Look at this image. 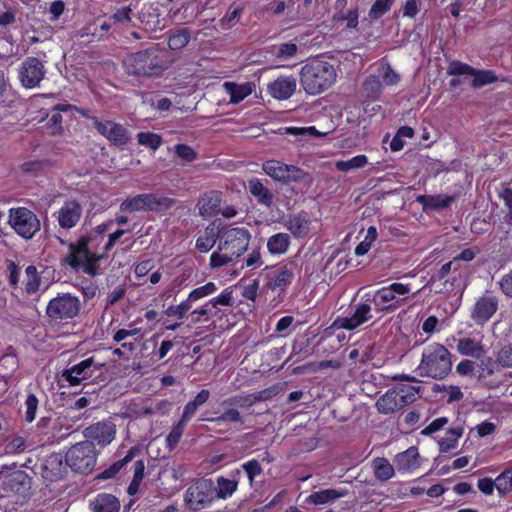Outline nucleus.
Returning <instances> with one entry per match:
<instances>
[{
	"instance_id": "nucleus-17",
	"label": "nucleus",
	"mask_w": 512,
	"mask_h": 512,
	"mask_svg": "<svg viewBox=\"0 0 512 512\" xmlns=\"http://www.w3.org/2000/svg\"><path fill=\"white\" fill-rule=\"evenodd\" d=\"M499 300L492 294H484L474 303L471 318L477 325H484L497 312Z\"/></svg>"
},
{
	"instance_id": "nucleus-7",
	"label": "nucleus",
	"mask_w": 512,
	"mask_h": 512,
	"mask_svg": "<svg viewBox=\"0 0 512 512\" xmlns=\"http://www.w3.org/2000/svg\"><path fill=\"white\" fill-rule=\"evenodd\" d=\"M174 199L155 193L137 194L123 200L119 206L122 213L161 212L174 206Z\"/></svg>"
},
{
	"instance_id": "nucleus-49",
	"label": "nucleus",
	"mask_w": 512,
	"mask_h": 512,
	"mask_svg": "<svg viewBox=\"0 0 512 512\" xmlns=\"http://www.w3.org/2000/svg\"><path fill=\"white\" fill-rule=\"evenodd\" d=\"M25 273L27 278L25 290L28 294H34L39 290L41 284V279L37 272L36 266L28 265L25 269Z\"/></svg>"
},
{
	"instance_id": "nucleus-60",
	"label": "nucleus",
	"mask_w": 512,
	"mask_h": 512,
	"mask_svg": "<svg viewBox=\"0 0 512 512\" xmlns=\"http://www.w3.org/2000/svg\"><path fill=\"white\" fill-rule=\"evenodd\" d=\"M233 304V291L230 288L224 289L221 294L207 301V305L216 308L218 305L231 306Z\"/></svg>"
},
{
	"instance_id": "nucleus-3",
	"label": "nucleus",
	"mask_w": 512,
	"mask_h": 512,
	"mask_svg": "<svg viewBox=\"0 0 512 512\" xmlns=\"http://www.w3.org/2000/svg\"><path fill=\"white\" fill-rule=\"evenodd\" d=\"M300 82L306 93L317 95L330 88L336 81L334 66L323 60L313 59L306 63L300 73Z\"/></svg>"
},
{
	"instance_id": "nucleus-27",
	"label": "nucleus",
	"mask_w": 512,
	"mask_h": 512,
	"mask_svg": "<svg viewBox=\"0 0 512 512\" xmlns=\"http://www.w3.org/2000/svg\"><path fill=\"white\" fill-rule=\"evenodd\" d=\"M221 192L211 190L206 192L198 201L197 208L202 217H212L220 212Z\"/></svg>"
},
{
	"instance_id": "nucleus-23",
	"label": "nucleus",
	"mask_w": 512,
	"mask_h": 512,
	"mask_svg": "<svg viewBox=\"0 0 512 512\" xmlns=\"http://www.w3.org/2000/svg\"><path fill=\"white\" fill-rule=\"evenodd\" d=\"M285 227L296 239H304L310 233L311 219L307 212L300 211L289 215Z\"/></svg>"
},
{
	"instance_id": "nucleus-4",
	"label": "nucleus",
	"mask_w": 512,
	"mask_h": 512,
	"mask_svg": "<svg viewBox=\"0 0 512 512\" xmlns=\"http://www.w3.org/2000/svg\"><path fill=\"white\" fill-rule=\"evenodd\" d=\"M411 291L409 284L394 282L375 291L364 294L363 299L373 304L376 313H391L402 305Z\"/></svg>"
},
{
	"instance_id": "nucleus-58",
	"label": "nucleus",
	"mask_w": 512,
	"mask_h": 512,
	"mask_svg": "<svg viewBox=\"0 0 512 512\" xmlns=\"http://www.w3.org/2000/svg\"><path fill=\"white\" fill-rule=\"evenodd\" d=\"M186 425V418H181L180 421L172 428L171 432L166 438L167 445L170 450L174 449L181 439L183 430Z\"/></svg>"
},
{
	"instance_id": "nucleus-32",
	"label": "nucleus",
	"mask_w": 512,
	"mask_h": 512,
	"mask_svg": "<svg viewBox=\"0 0 512 512\" xmlns=\"http://www.w3.org/2000/svg\"><path fill=\"white\" fill-rule=\"evenodd\" d=\"M346 495H348V491L344 489H325L310 494L306 498V503L312 505H323L334 502Z\"/></svg>"
},
{
	"instance_id": "nucleus-18",
	"label": "nucleus",
	"mask_w": 512,
	"mask_h": 512,
	"mask_svg": "<svg viewBox=\"0 0 512 512\" xmlns=\"http://www.w3.org/2000/svg\"><path fill=\"white\" fill-rule=\"evenodd\" d=\"M82 213L81 204L75 199H69L63 203L58 211L53 213V217L62 229L70 230L79 223Z\"/></svg>"
},
{
	"instance_id": "nucleus-25",
	"label": "nucleus",
	"mask_w": 512,
	"mask_h": 512,
	"mask_svg": "<svg viewBox=\"0 0 512 512\" xmlns=\"http://www.w3.org/2000/svg\"><path fill=\"white\" fill-rule=\"evenodd\" d=\"M63 460H65V457L59 453L49 455L43 465V477L51 482L63 478L68 466L63 463Z\"/></svg>"
},
{
	"instance_id": "nucleus-21",
	"label": "nucleus",
	"mask_w": 512,
	"mask_h": 512,
	"mask_svg": "<svg viewBox=\"0 0 512 512\" xmlns=\"http://www.w3.org/2000/svg\"><path fill=\"white\" fill-rule=\"evenodd\" d=\"M90 239L86 236H80L75 242L68 244V253L64 258V263L74 270H79L82 261L89 253Z\"/></svg>"
},
{
	"instance_id": "nucleus-9",
	"label": "nucleus",
	"mask_w": 512,
	"mask_h": 512,
	"mask_svg": "<svg viewBox=\"0 0 512 512\" xmlns=\"http://www.w3.org/2000/svg\"><path fill=\"white\" fill-rule=\"evenodd\" d=\"M216 499V487L211 479L200 478L191 484L185 493L186 506L194 511L201 510Z\"/></svg>"
},
{
	"instance_id": "nucleus-62",
	"label": "nucleus",
	"mask_w": 512,
	"mask_h": 512,
	"mask_svg": "<svg viewBox=\"0 0 512 512\" xmlns=\"http://www.w3.org/2000/svg\"><path fill=\"white\" fill-rule=\"evenodd\" d=\"M174 151L175 154L185 162H192L197 159L196 151L187 144L180 143L175 145Z\"/></svg>"
},
{
	"instance_id": "nucleus-1",
	"label": "nucleus",
	"mask_w": 512,
	"mask_h": 512,
	"mask_svg": "<svg viewBox=\"0 0 512 512\" xmlns=\"http://www.w3.org/2000/svg\"><path fill=\"white\" fill-rule=\"evenodd\" d=\"M123 64L129 75L153 77L161 75L168 69L171 61L168 53L156 45L128 55Z\"/></svg>"
},
{
	"instance_id": "nucleus-46",
	"label": "nucleus",
	"mask_w": 512,
	"mask_h": 512,
	"mask_svg": "<svg viewBox=\"0 0 512 512\" xmlns=\"http://www.w3.org/2000/svg\"><path fill=\"white\" fill-rule=\"evenodd\" d=\"M106 253L98 254L90 252L86 256L85 260L82 261L80 269L83 270L89 276H97L100 273V261L105 257Z\"/></svg>"
},
{
	"instance_id": "nucleus-6",
	"label": "nucleus",
	"mask_w": 512,
	"mask_h": 512,
	"mask_svg": "<svg viewBox=\"0 0 512 512\" xmlns=\"http://www.w3.org/2000/svg\"><path fill=\"white\" fill-rule=\"evenodd\" d=\"M81 311V301L70 293L58 294L46 307V316L50 325H65L76 318Z\"/></svg>"
},
{
	"instance_id": "nucleus-42",
	"label": "nucleus",
	"mask_w": 512,
	"mask_h": 512,
	"mask_svg": "<svg viewBox=\"0 0 512 512\" xmlns=\"http://www.w3.org/2000/svg\"><path fill=\"white\" fill-rule=\"evenodd\" d=\"M210 396L211 393L208 389L199 391L193 399L186 403L181 416H193L209 401Z\"/></svg>"
},
{
	"instance_id": "nucleus-12",
	"label": "nucleus",
	"mask_w": 512,
	"mask_h": 512,
	"mask_svg": "<svg viewBox=\"0 0 512 512\" xmlns=\"http://www.w3.org/2000/svg\"><path fill=\"white\" fill-rule=\"evenodd\" d=\"M250 239L251 233L244 227L227 228L221 233L218 250L237 258L247 250Z\"/></svg>"
},
{
	"instance_id": "nucleus-53",
	"label": "nucleus",
	"mask_w": 512,
	"mask_h": 512,
	"mask_svg": "<svg viewBox=\"0 0 512 512\" xmlns=\"http://www.w3.org/2000/svg\"><path fill=\"white\" fill-rule=\"evenodd\" d=\"M185 472L186 469L183 464L173 462L171 465H167L163 470L160 471L159 479L170 477L175 482L181 481L183 480Z\"/></svg>"
},
{
	"instance_id": "nucleus-40",
	"label": "nucleus",
	"mask_w": 512,
	"mask_h": 512,
	"mask_svg": "<svg viewBox=\"0 0 512 512\" xmlns=\"http://www.w3.org/2000/svg\"><path fill=\"white\" fill-rule=\"evenodd\" d=\"M332 20L335 24L346 22L347 29H356L359 24L358 6H354L346 11L334 12Z\"/></svg>"
},
{
	"instance_id": "nucleus-63",
	"label": "nucleus",
	"mask_w": 512,
	"mask_h": 512,
	"mask_svg": "<svg viewBox=\"0 0 512 512\" xmlns=\"http://www.w3.org/2000/svg\"><path fill=\"white\" fill-rule=\"evenodd\" d=\"M297 52H298V46L295 43L285 42V43H281L278 46V49H277V52L275 55L277 58L287 59V58L294 57L297 54Z\"/></svg>"
},
{
	"instance_id": "nucleus-55",
	"label": "nucleus",
	"mask_w": 512,
	"mask_h": 512,
	"mask_svg": "<svg viewBox=\"0 0 512 512\" xmlns=\"http://www.w3.org/2000/svg\"><path fill=\"white\" fill-rule=\"evenodd\" d=\"M395 0H375L369 10V17L372 20L379 19L386 14L393 6Z\"/></svg>"
},
{
	"instance_id": "nucleus-13",
	"label": "nucleus",
	"mask_w": 512,
	"mask_h": 512,
	"mask_svg": "<svg viewBox=\"0 0 512 512\" xmlns=\"http://www.w3.org/2000/svg\"><path fill=\"white\" fill-rule=\"evenodd\" d=\"M96 131L105 137L112 145L125 149L130 141V135L127 128L122 124L111 120H100L96 116L88 117Z\"/></svg>"
},
{
	"instance_id": "nucleus-26",
	"label": "nucleus",
	"mask_w": 512,
	"mask_h": 512,
	"mask_svg": "<svg viewBox=\"0 0 512 512\" xmlns=\"http://www.w3.org/2000/svg\"><path fill=\"white\" fill-rule=\"evenodd\" d=\"M296 90V80L292 76L278 77L269 83L268 91L277 100L289 99Z\"/></svg>"
},
{
	"instance_id": "nucleus-30",
	"label": "nucleus",
	"mask_w": 512,
	"mask_h": 512,
	"mask_svg": "<svg viewBox=\"0 0 512 512\" xmlns=\"http://www.w3.org/2000/svg\"><path fill=\"white\" fill-rule=\"evenodd\" d=\"M76 109L72 104H57L52 108V114L46 123V129L50 135H60L63 132V118L61 112H69Z\"/></svg>"
},
{
	"instance_id": "nucleus-47",
	"label": "nucleus",
	"mask_w": 512,
	"mask_h": 512,
	"mask_svg": "<svg viewBox=\"0 0 512 512\" xmlns=\"http://www.w3.org/2000/svg\"><path fill=\"white\" fill-rule=\"evenodd\" d=\"M463 434V428L462 427H455L451 428L447 431V436L444 438H441L438 441L439 450L442 453H446L452 449H454L457 445L458 439Z\"/></svg>"
},
{
	"instance_id": "nucleus-28",
	"label": "nucleus",
	"mask_w": 512,
	"mask_h": 512,
	"mask_svg": "<svg viewBox=\"0 0 512 512\" xmlns=\"http://www.w3.org/2000/svg\"><path fill=\"white\" fill-rule=\"evenodd\" d=\"M394 463L398 471H412L420 466L418 449L415 446L398 453L394 458Z\"/></svg>"
},
{
	"instance_id": "nucleus-15",
	"label": "nucleus",
	"mask_w": 512,
	"mask_h": 512,
	"mask_svg": "<svg viewBox=\"0 0 512 512\" xmlns=\"http://www.w3.org/2000/svg\"><path fill=\"white\" fill-rule=\"evenodd\" d=\"M46 73L45 63L37 57L29 56L21 63L18 78L24 88L34 89L39 87Z\"/></svg>"
},
{
	"instance_id": "nucleus-51",
	"label": "nucleus",
	"mask_w": 512,
	"mask_h": 512,
	"mask_svg": "<svg viewBox=\"0 0 512 512\" xmlns=\"http://www.w3.org/2000/svg\"><path fill=\"white\" fill-rule=\"evenodd\" d=\"M368 163V158L366 155L360 154L354 156L346 161H338L336 163V168L342 172H348L352 169L363 168Z\"/></svg>"
},
{
	"instance_id": "nucleus-50",
	"label": "nucleus",
	"mask_w": 512,
	"mask_h": 512,
	"mask_svg": "<svg viewBox=\"0 0 512 512\" xmlns=\"http://www.w3.org/2000/svg\"><path fill=\"white\" fill-rule=\"evenodd\" d=\"M138 143L142 146L150 148L153 151H156L162 145V137L154 132H139L137 134Z\"/></svg>"
},
{
	"instance_id": "nucleus-59",
	"label": "nucleus",
	"mask_w": 512,
	"mask_h": 512,
	"mask_svg": "<svg viewBox=\"0 0 512 512\" xmlns=\"http://www.w3.org/2000/svg\"><path fill=\"white\" fill-rule=\"evenodd\" d=\"M234 257L223 251H215L210 256L209 265L212 269H218L232 262Z\"/></svg>"
},
{
	"instance_id": "nucleus-20",
	"label": "nucleus",
	"mask_w": 512,
	"mask_h": 512,
	"mask_svg": "<svg viewBox=\"0 0 512 512\" xmlns=\"http://www.w3.org/2000/svg\"><path fill=\"white\" fill-rule=\"evenodd\" d=\"M222 233V222L218 219L210 222L196 239L195 248L200 253L209 252L217 240L220 241Z\"/></svg>"
},
{
	"instance_id": "nucleus-44",
	"label": "nucleus",
	"mask_w": 512,
	"mask_h": 512,
	"mask_svg": "<svg viewBox=\"0 0 512 512\" xmlns=\"http://www.w3.org/2000/svg\"><path fill=\"white\" fill-rule=\"evenodd\" d=\"M473 79L471 81V87L474 89L481 88L483 86L495 83L498 81V77L493 70L488 69H476L472 73Z\"/></svg>"
},
{
	"instance_id": "nucleus-48",
	"label": "nucleus",
	"mask_w": 512,
	"mask_h": 512,
	"mask_svg": "<svg viewBox=\"0 0 512 512\" xmlns=\"http://www.w3.org/2000/svg\"><path fill=\"white\" fill-rule=\"evenodd\" d=\"M238 482L235 480H230L225 477H219L217 479L216 487V498L218 499H226L230 497L237 489Z\"/></svg>"
},
{
	"instance_id": "nucleus-33",
	"label": "nucleus",
	"mask_w": 512,
	"mask_h": 512,
	"mask_svg": "<svg viewBox=\"0 0 512 512\" xmlns=\"http://www.w3.org/2000/svg\"><path fill=\"white\" fill-rule=\"evenodd\" d=\"M454 201V197L445 194L438 195H420L417 202L420 203L424 210H440L448 208Z\"/></svg>"
},
{
	"instance_id": "nucleus-54",
	"label": "nucleus",
	"mask_w": 512,
	"mask_h": 512,
	"mask_svg": "<svg viewBox=\"0 0 512 512\" xmlns=\"http://www.w3.org/2000/svg\"><path fill=\"white\" fill-rule=\"evenodd\" d=\"M379 78H382L383 82L387 86H393L400 82V75L392 68L389 63L382 64L378 70Z\"/></svg>"
},
{
	"instance_id": "nucleus-45",
	"label": "nucleus",
	"mask_w": 512,
	"mask_h": 512,
	"mask_svg": "<svg viewBox=\"0 0 512 512\" xmlns=\"http://www.w3.org/2000/svg\"><path fill=\"white\" fill-rule=\"evenodd\" d=\"M196 302L191 299V295L183 300L178 305H170L164 310V314L168 317H175L178 320H182L187 316V313L191 310L193 303Z\"/></svg>"
},
{
	"instance_id": "nucleus-56",
	"label": "nucleus",
	"mask_w": 512,
	"mask_h": 512,
	"mask_svg": "<svg viewBox=\"0 0 512 512\" xmlns=\"http://www.w3.org/2000/svg\"><path fill=\"white\" fill-rule=\"evenodd\" d=\"M474 67L471 65L461 62L459 60H453L448 64L447 74L451 76L469 75L472 76Z\"/></svg>"
},
{
	"instance_id": "nucleus-43",
	"label": "nucleus",
	"mask_w": 512,
	"mask_h": 512,
	"mask_svg": "<svg viewBox=\"0 0 512 512\" xmlns=\"http://www.w3.org/2000/svg\"><path fill=\"white\" fill-rule=\"evenodd\" d=\"M374 475L379 481H387L394 476V467L384 457H377L373 460Z\"/></svg>"
},
{
	"instance_id": "nucleus-37",
	"label": "nucleus",
	"mask_w": 512,
	"mask_h": 512,
	"mask_svg": "<svg viewBox=\"0 0 512 512\" xmlns=\"http://www.w3.org/2000/svg\"><path fill=\"white\" fill-rule=\"evenodd\" d=\"M120 502L112 494H99L93 502V512H119Z\"/></svg>"
},
{
	"instance_id": "nucleus-57",
	"label": "nucleus",
	"mask_w": 512,
	"mask_h": 512,
	"mask_svg": "<svg viewBox=\"0 0 512 512\" xmlns=\"http://www.w3.org/2000/svg\"><path fill=\"white\" fill-rule=\"evenodd\" d=\"M282 386L283 384L278 383L268 388H265L261 391L252 393L254 404H256L257 402L272 399L273 397L277 396L281 392Z\"/></svg>"
},
{
	"instance_id": "nucleus-41",
	"label": "nucleus",
	"mask_w": 512,
	"mask_h": 512,
	"mask_svg": "<svg viewBox=\"0 0 512 512\" xmlns=\"http://www.w3.org/2000/svg\"><path fill=\"white\" fill-rule=\"evenodd\" d=\"M190 39L191 33L188 28L173 29L168 37V46L172 50H180L188 45Z\"/></svg>"
},
{
	"instance_id": "nucleus-61",
	"label": "nucleus",
	"mask_w": 512,
	"mask_h": 512,
	"mask_svg": "<svg viewBox=\"0 0 512 512\" xmlns=\"http://www.w3.org/2000/svg\"><path fill=\"white\" fill-rule=\"evenodd\" d=\"M217 290V286L214 282H207L204 285L193 289L189 295H191V299L198 301L204 297H207L213 294Z\"/></svg>"
},
{
	"instance_id": "nucleus-8",
	"label": "nucleus",
	"mask_w": 512,
	"mask_h": 512,
	"mask_svg": "<svg viewBox=\"0 0 512 512\" xmlns=\"http://www.w3.org/2000/svg\"><path fill=\"white\" fill-rule=\"evenodd\" d=\"M97 452L92 441L76 443L66 452L65 462L74 472L88 474L96 465Z\"/></svg>"
},
{
	"instance_id": "nucleus-64",
	"label": "nucleus",
	"mask_w": 512,
	"mask_h": 512,
	"mask_svg": "<svg viewBox=\"0 0 512 512\" xmlns=\"http://www.w3.org/2000/svg\"><path fill=\"white\" fill-rule=\"evenodd\" d=\"M496 359L502 367H512V344L502 347L498 352Z\"/></svg>"
},
{
	"instance_id": "nucleus-38",
	"label": "nucleus",
	"mask_w": 512,
	"mask_h": 512,
	"mask_svg": "<svg viewBox=\"0 0 512 512\" xmlns=\"http://www.w3.org/2000/svg\"><path fill=\"white\" fill-rule=\"evenodd\" d=\"M363 93L369 101H376L383 92V84L377 75H369L363 82Z\"/></svg>"
},
{
	"instance_id": "nucleus-39",
	"label": "nucleus",
	"mask_w": 512,
	"mask_h": 512,
	"mask_svg": "<svg viewBox=\"0 0 512 512\" xmlns=\"http://www.w3.org/2000/svg\"><path fill=\"white\" fill-rule=\"evenodd\" d=\"M137 453H139V449L137 447L130 448V450L127 452L124 458L116 461L110 467L105 469L102 473L99 474L98 478L110 479L115 477L125 465H127L130 461L133 460Z\"/></svg>"
},
{
	"instance_id": "nucleus-5",
	"label": "nucleus",
	"mask_w": 512,
	"mask_h": 512,
	"mask_svg": "<svg viewBox=\"0 0 512 512\" xmlns=\"http://www.w3.org/2000/svg\"><path fill=\"white\" fill-rule=\"evenodd\" d=\"M420 392V386L410 383H399L387 390L377 403V409L383 414L395 413L405 406L412 404Z\"/></svg>"
},
{
	"instance_id": "nucleus-52",
	"label": "nucleus",
	"mask_w": 512,
	"mask_h": 512,
	"mask_svg": "<svg viewBox=\"0 0 512 512\" xmlns=\"http://www.w3.org/2000/svg\"><path fill=\"white\" fill-rule=\"evenodd\" d=\"M495 481L499 494L505 495L512 492V468L504 470L496 477Z\"/></svg>"
},
{
	"instance_id": "nucleus-24",
	"label": "nucleus",
	"mask_w": 512,
	"mask_h": 512,
	"mask_svg": "<svg viewBox=\"0 0 512 512\" xmlns=\"http://www.w3.org/2000/svg\"><path fill=\"white\" fill-rule=\"evenodd\" d=\"M294 279V271L291 265L279 266L273 275L268 276L267 287L272 291L284 292Z\"/></svg>"
},
{
	"instance_id": "nucleus-36",
	"label": "nucleus",
	"mask_w": 512,
	"mask_h": 512,
	"mask_svg": "<svg viewBox=\"0 0 512 512\" xmlns=\"http://www.w3.org/2000/svg\"><path fill=\"white\" fill-rule=\"evenodd\" d=\"M224 88L230 96L231 104H238L242 102L246 97L252 94V85L249 82L243 84H237L234 82H225Z\"/></svg>"
},
{
	"instance_id": "nucleus-10",
	"label": "nucleus",
	"mask_w": 512,
	"mask_h": 512,
	"mask_svg": "<svg viewBox=\"0 0 512 512\" xmlns=\"http://www.w3.org/2000/svg\"><path fill=\"white\" fill-rule=\"evenodd\" d=\"M262 170L274 181L282 184L300 183L308 176L302 168L275 159L264 161Z\"/></svg>"
},
{
	"instance_id": "nucleus-22",
	"label": "nucleus",
	"mask_w": 512,
	"mask_h": 512,
	"mask_svg": "<svg viewBox=\"0 0 512 512\" xmlns=\"http://www.w3.org/2000/svg\"><path fill=\"white\" fill-rule=\"evenodd\" d=\"M83 434L89 441H96L99 445L104 446L114 439L115 425L107 420L100 421L87 427Z\"/></svg>"
},
{
	"instance_id": "nucleus-14",
	"label": "nucleus",
	"mask_w": 512,
	"mask_h": 512,
	"mask_svg": "<svg viewBox=\"0 0 512 512\" xmlns=\"http://www.w3.org/2000/svg\"><path fill=\"white\" fill-rule=\"evenodd\" d=\"M503 368L497 359L487 357L482 360L475 374L478 384L489 389L498 388L506 380Z\"/></svg>"
},
{
	"instance_id": "nucleus-2",
	"label": "nucleus",
	"mask_w": 512,
	"mask_h": 512,
	"mask_svg": "<svg viewBox=\"0 0 512 512\" xmlns=\"http://www.w3.org/2000/svg\"><path fill=\"white\" fill-rule=\"evenodd\" d=\"M452 370V354L442 344L431 343L424 347L416 372L421 377L442 380Z\"/></svg>"
},
{
	"instance_id": "nucleus-19",
	"label": "nucleus",
	"mask_w": 512,
	"mask_h": 512,
	"mask_svg": "<svg viewBox=\"0 0 512 512\" xmlns=\"http://www.w3.org/2000/svg\"><path fill=\"white\" fill-rule=\"evenodd\" d=\"M371 312V303L364 300V302L355 306V310L352 315L337 317L334 325L348 331L354 330L373 318Z\"/></svg>"
},
{
	"instance_id": "nucleus-34",
	"label": "nucleus",
	"mask_w": 512,
	"mask_h": 512,
	"mask_svg": "<svg viewBox=\"0 0 512 512\" xmlns=\"http://www.w3.org/2000/svg\"><path fill=\"white\" fill-rule=\"evenodd\" d=\"M291 245V238L287 233L279 232L267 239V250L271 255H284Z\"/></svg>"
},
{
	"instance_id": "nucleus-29",
	"label": "nucleus",
	"mask_w": 512,
	"mask_h": 512,
	"mask_svg": "<svg viewBox=\"0 0 512 512\" xmlns=\"http://www.w3.org/2000/svg\"><path fill=\"white\" fill-rule=\"evenodd\" d=\"M249 193L255 200L262 206L267 208L271 207L274 200V195L269 188H267L260 179L252 178L248 181Z\"/></svg>"
},
{
	"instance_id": "nucleus-35",
	"label": "nucleus",
	"mask_w": 512,
	"mask_h": 512,
	"mask_svg": "<svg viewBox=\"0 0 512 512\" xmlns=\"http://www.w3.org/2000/svg\"><path fill=\"white\" fill-rule=\"evenodd\" d=\"M456 350L461 355L470 356L477 359L480 358L485 352L482 343L470 337L459 338L456 341Z\"/></svg>"
},
{
	"instance_id": "nucleus-16",
	"label": "nucleus",
	"mask_w": 512,
	"mask_h": 512,
	"mask_svg": "<svg viewBox=\"0 0 512 512\" xmlns=\"http://www.w3.org/2000/svg\"><path fill=\"white\" fill-rule=\"evenodd\" d=\"M103 366L104 364L97 363L94 357H89L65 369L62 372V378L67 381L70 386H77L83 381L94 378L95 373L99 372Z\"/></svg>"
},
{
	"instance_id": "nucleus-11",
	"label": "nucleus",
	"mask_w": 512,
	"mask_h": 512,
	"mask_svg": "<svg viewBox=\"0 0 512 512\" xmlns=\"http://www.w3.org/2000/svg\"><path fill=\"white\" fill-rule=\"evenodd\" d=\"M9 224L24 239H32L40 231V220L33 211L26 207L11 208Z\"/></svg>"
},
{
	"instance_id": "nucleus-31",
	"label": "nucleus",
	"mask_w": 512,
	"mask_h": 512,
	"mask_svg": "<svg viewBox=\"0 0 512 512\" xmlns=\"http://www.w3.org/2000/svg\"><path fill=\"white\" fill-rule=\"evenodd\" d=\"M223 405L227 408V411L221 416H240L239 408H249L254 405L252 393L250 394H237L227 398Z\"/></svg>"
}]
</instances>
